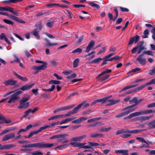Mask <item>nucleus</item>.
Listing matches in <instances>:
<instances>
[{
  "label": "nucleus",
  "instance_id": "obj_1",
  "mask_svg": "<svg viewBox=\"0 0 155 155\" xmlns=\"http://www.w3.org/2000/svg\"><path fill=\"white\" fill-rule=\"evenodd\" d=\"M86 137V135H83L79 136H77L73 137L71 139V142L69 144L74 147H78L79 148H84L85 149H92L93 146H97L99 145V144L95 142H89L88 145H86V143H80L77 142L76 141H80Z\"/></svg>",
  "mask_w": 155,
  "mask_h": 155
},
{
  "label": "nucleus",
  "instance_id": "obj_2",
  "mask_svg": "<svg viewBox=\"0 0 155 155\" xmlns=\"http://www.w3.org/2000/svg\"><path fill=\"white\" fill-rule=\"evenodd\" d=\"M154 112H155V111L151 109L140 110L139 111L131 114L129 116L124 117V119H130L133 117L141 115H146Z\"/></svg>",
  "mask_w": 155,
  "mask_h": 155
},
{
  "label": "nucleus",
  "instance_id": "obj_3",
  "mask_svg": "<svg viewBox=\"0 0 155 155\" xmlns=\"http://www.w3.org/2000/svg\"><path fill=\"white\" fill-rule=\"evenodd\" d=\"M111 97L112 96L110 95L103 98L101 99L94 100L91 104V105L92 106L97 102H101L102 103H104L108 102H111V103L107 105V106H110L116 103V101H115L109 100Z\"/></svg>",
  "mask_w": 155,
  "mask_h": 155
},
{
  "label": "nucleus",
  "instance_id": "obj_4",
  "mask_svg": "<svg viewBox=\"0 0 155 155\" xmlns=\"http://www.w3.org/2000/svg\"><path fill=\"white\" fill-rule=\"evenodd\" d=\"M22 91L21 90H19L12 94L11 95L9 100L8 101V103H11L15 102V101L19 100L20 99V97H19L18 95L22 93Z\"/></svg>",
  "mask_w": 155,
  "mask_h": 155
},
{
  "label": "nucleus",
  "instance_id": "obj_5",
  "mask_svg": "<svg viewBox=\"0 0 155 155\" xmlns=\"http://www.w3.org/2000/svg\"><path fill=\"white\" fill-rule=\"evenodd\" d=\"M54 143H47L45 142H38L37 143V147L39 148H51L56 145Z\"/></svg>",
  "mask_w": 155,
  "mask_h": 155
},
{
  "label": "nucleus",
  "instance_id": "obj_6",
  "mask_svg": "<svg viewBox=\"0 0 155 155\" xmlns=\"http://www.w3.org/2000/svg\"><path fill=\"white\" fill-rule=\"evenodd\" d=\"M0 10L1 11H8L12 13L13 14L18 16V15L17 13H16L13 10V8L8 6L6 7H0Z\"/></svg>",
  "mask_w": 155,
  "mask_h": 155
},
{
  "label": "nucleus",
  "instance_id": "obj_7",
  "mask_svg": "<svg viewBox=\"0 0 155 155\" xmlns=\"http://www.w3.org/2000/svg\"><path fill=\"white\" fill-rule=\"evenodd\" d=\"M15 137V134L11 133L7 134L3 137L2 141H6L9 139H12Z\"/></svg>",
  "mask_w": 155,
  "mask_h": 155
},
{
  "label": "nucleus",
  "instance_id": "obj_8",
  "mask_svg": "<svg viewBox=\"0 0 155 155\" xmlns=\"http://www.w3.org/2000/svg\"><path fill=\"white\" fill-rule=\"evenodd\" d=\"M143 54L139 55L137 58L136 60L138 61L142 65H145L146 63V60L145 58H143Z\"/></svg>",
  "mask_w": 155,
  "mask_h": 155
},
{
  "label": "nucleus",
  "instance_id": "obj_9",
  "mask_svg": "<svg viewBox=\"0 0 155 155\" xmlns=\"http://www.w3.org/2000/svg\"><path fill=\"white\" fill-rule=\"evenodd\" d=\"M153 115H151L149 116H141L140 117H138V120L141 122L148 120L153 117Z\"/></svg>",
  "mask_w": 155,
  "mask_h": 155
},
{
  "label": "nucleus",
  "instance_id": "obj_10",
  "mask_svg": "<svg viewBox=\"0 0 155 155\" xmlns=\"http://www.w3.org/2000/svg\"><path fill=\"white\" fill-rule=\"evenodd\" d=\"M17 83V81L11 79L6 81L4 84L6 86L13 85L16 84Z\"/></svg>",
  "mask_w": 155,
  "mask_h": 155
},
{
  "label": "nucleus",
  "instance_id": "obj_11",
  "mask_svg": "<svg viewBox=\"0 0 155 155\" xmlns=\"http://www.w3.org/2000/svg\"><path fill=\"white\" fill-rule=\"evenodd\" d=\"M143 100V99H140V100H139L138 101L137 100V102L136 103V104H133V105H130V106H128L127 107H124L122 109V110H127L128 109H134L133 108H132L134 107V106L137 105H138V104H140Z\"/></svg>",
  "mask_w": 155,
  "mask_h": 155
},
{
  "label": "nucleus",
  "instance_id": "obj_12",
  "mask_svg": "<svg viewBox=\"0 0 155 155\" xmlns=\"http://www.w3.org/2000/svg\"><path fill=\"white\" fill-rule=\"evenodd\" d=\"M128 110L125 111L124 112L120 114H119L117 115V117H122L125 115H127L130 113L132 112L134 110H135V109H128Z\"/></svg>",
  "mask_w": 155,
  "mask_h": 155
},
{
  "label": "nucleus",
  "instance_id": "obj_13",
  "mask_svg": "<svg viewBox=\"0 0 155 155\" xmlns=\"http://www.w3.org/2000/svg\"><path fill=\"white\" fill-rule=\"evenodd\" d=\"M68 135L67 134H61L54 135L49 138V140H53L56 138H64Z\"/></svg>",
  "mask_w": 155,
  "mask_h": 155
},
{
  "label": "nucleus",
  "instance_id": "obj_14",
  "mask_svg": "<svg viewBox=\"0 0 155 155\" xmlns=\"http://www.w3.org/2000/svg\"><path fill=\"white\" fill-rule=\"evenodd\" d=\"M95 43V41L93 40L89 42L85 51L86 53H87L89 52L90 50L93 47V46Z\"/></svg>",
  "mask_w": 155,
  "mask_h": 155
},
{
  "label": "nucleus",
  "instance_id": "obj_15",
  "mask_svg": "<svg viewBox=\"0 0 155 155\" xmlns=\"http://www.w3.org/2000/svg\"><path fill=\"white\" fill-rule=\"evenodd\" d=\"M85 102L83 101L80 104H79L78 106L74 108L72 110L74 114L76 113L78 111V110L80 109L84 104H85Z\"/></svg>",
  "mask_w": 155,
  "mask_h": 155
},
{
  "label": "nucleus",
  "instance_id": "obj_16",
  "mask_svg": "<svg viewBox=\"0 0 155 155\" xmlns=\"http://www.w3.org/2000/svg\"><path fill=\"white\" fill-rule=\"evenodd\" d=\"M29 106V102L20 103V104L18 106L19 109H24L27 108Z\"/></svg>",
  "mask_w": 155,
  "mask_h": 155
},
{
  "label": "nucleus",
  "instance_id": "obj_17",
  "mask_svg": "<svg viewBox=\"0 0 155 155\" xmlns=\"http://www.w3.org/2000/svg\"><path fill=\"white\" fill-rule=\"evenodd\" d=\"M33 85L34 84H31L29 85H27L26 84L21 87L20 88V89L23 91L27 90L30 89Z\"/></svg>",
  "mask_w": 155,
  "mask_h": 155
},
{
  "label": "nucleus",
  "instance_id": "obj_18",
  "mask_svg": "<svg viewBox=\"0 0 155 155\" xmlns=\"http://www.w3.org/2000/svg\"><path fill=\"white\" fill-rule=\"evenodd\" d=\"M39 31L38 30L37 28L34 29L31 32V34L35 36L38 39H40V37L38 34Z\"/></svg>",
  "mask_w": 155,
  "mask_h": 155
},
{
  "label": "nucleus",
  "instance_id": "obj_19",
  "mask_svg": "<svg viewBox=\"0 0 155 155\" xmlns=\"http://www.w3.org/2000/svg\"><path fill=\"white\" fill-rule=\"evenodd\" d=\"M111 129L110 127H102L99 129V131L100 132H107L110 130Z\"/></svg>",
  "mask_w": 155,
  "mask_h": 155
},
{
  "label": "nucleus",
  "instance_id": "obj_20",
  "mask_svg": "<svg viewBox=\"0 0 155 155\" xmlns=\"http://www.w3.org/2000/svg\"><path fill=\"white\" fill-rule=\"evenodd\" d=\"M146 129H140L138 130H128V133L131 134H135L137 133H140L143 132L144 130H146Z\"/></svg>",
  "mask_w": 155,
  "mask_h": 155
},
{
  "label": "nucleus",
  "instance_id": "obj_21",
  "mask_svg": "<svg viewBox=\"0 0 155 155\" xmlns=\"http://www.w3.org/2000/svg\"><path fill=\"white\" fill-rule=\"evenodd\" d=\"M103 60V59L100 58H97L91 61L90 62V64L93 63H98L100 62L101 61Z\"/></svg>",
  "mask_w": 155,
  "mask_h": 155
},
{
  "label": "nucleus",
  "instance_id": "obj_22",
  "mask_svg": "<svg viewBox=\"0 0 155 155\" xmlns=\"http://www.w3.org/2000/svg\"><path fill=\"white\" fill-rule=\"evenodd\" d=\"M74 106L73 105H69L66 106L61 107L62 111H64L69 110L73 108Z\"/></svg>",
  "mask_w": 155,
  "mask_h": 155
},
{
  "label": "nucleus",
  "instance_id": "obj_23",
  "mask_svg": "<svg viewBox=\"0 0 155 155\" xmlns=\"http://www.w3.org/2000/svg\"><path fill=\"white\" fill-rule=\"evenodd\" d=\"M14 147L12 144L2 145V150H8Z\"/></svg>",
  "mask_w": 155,
  "mask_h": 155
},
{
  "label": "nucleus",
  "instance_id": "obj_24",
  "mask_svg": "<svg viewBox=\"0 0 155 155\" xmlns=\"http://www.w3.org/2000/svg\"><path fill=\"white\" fill-rule=\"evenodd\" d=\"M3 120L5 122V124H9L11 123V121L9 119H6L2 114H0V120Z\"/></svg>",
  "mask_w": 155,
  "mask_h": 155
},
{
  "label": "nucleus",
  "instance_id": "obj_25",
  "mask_svg": "<svg viewBox=\"0 0 155 155\" xmlns=\"http://www.w3.org/2000/svg\"><path fill=\"white\" fill-rule=\"evenodd\" d=\"M74 114L72 111H69L68 112L65 114H61V117L62 118L70 116L71 115Z\"/></svg>",
  "mask_w": 155,
  "mask_h": 155
},
{
  "label": "nucleus",
  "instance_id": "obj_26",
  "mask_svg": "<svg viewBox=\"0 0 155 155\" xmlns=\"http://www.w3.org/2000/svg\"><path fill=\"white\" fill-rule=\"evenodd\" d=\"M111 71L110 69L106 70L102 72L101 74H100L99 75H98L97 77V78H99L101 76L105 74L110 73Z\"/></svg>",
  "mask_w": 155,
  "mask_h": 155
},
{
  "label": "nucleus",
  "instance_id": "obj_27",
  "mask_svg": "<svg viewBox=\"0 0 155 155\" xmlns=\"http://www.w3.org/2000/svg\"><path fill=\"white\" fill-rule=\"evenodd\" d=\"M143 35L142 36L143 38H146L148 37V35L149 34V30L146 29L144 30L143 33Z\"/></svg>",
  "mask_w": 155,
  "mask_h": 155
},
{
  "label": "nucleus",
  "instance_id": "obj_28",
  "mask_svg": "<svg viewBox=\"0 0 155 155\" xmlns=\"http://www.w3.org/2000/svg\"><path fill=\"white\" fill-rule=\"evenodd\" d=\"M45 40L47 42L46 45L48 46L49 47H53L57 45V44L56 43L53 44L51 43L49 41L48 39H45Z\"/></svg>",
  "mask_w": 155,
  "mask_h": 155
},
{
  "label": "nucleus",
  "instance_id": "obj_29",
  "mask_svg": "<svg viewBox=\"0 0 155 155\" xmlns=\"http://www.w3.org/2000/svg\"><path fill=\"white\" fill-rule=\"evenodd\" d=\"M101 117L94 118L88 120L87 122L88 123L93 122H95L97 120H100L101 119Z\"/></svg>",
  "mask_w": 155,
  "mask_h": 155
},
{
  "label": "nucleus",
  "instance_id": "obj_30",
  "mask_svg": "<svg viewBox=\"0 0 155 155\" xmlns=\"http://www.w3.org/2000/svg\"><path fill=\"white\" fill-rule=\"evenodd\" d=\"M148 125L149 126L150 128H155V120L149 122Z\"/></svg>",
  "mask_w": 155,
  "mask_h": 155
},
{
  "label": "nucleus",
  "instance_id": "obj_31",
  "mask_svg": "<svg viewBox=\"0 0 155 155\" xmlns=\"http://www.w3.org/2000/svg\"><path fill=\"white\" fill-rule=\"evenodd\" d=\"M61 83V82L59 81L51 80L50 81H49L48 83L49 84H60Z\"/></svg>",
  "mask_w": 155,
  "mask_h": 155
},
{
  "label": "nucleus",
  "instance_id": "obj_32",
  "mask_svg": "<svg viewBox=\"0 0 155 155\" xmlns=\"http://www.w3.org/2000/svg\"><path fill=\"white\" fill-rule=\"evenodd\" d=\"M124 133H128V130L122 129L117 131V134H119Z\"/></svg>",
  "mask_w": 155,
  "mask_h": 155
},
{
  "label": "nucleus",
  "instance_id": "obj_33",
  "mask_svg": "<svg viewBox=\"0 0 155 155\" xmlns=\"http://www.w3.org/2000/svg\"><path fill=\"white\" fill-rule=\"evenodd\" d=\"M55 86L54 85H52L51 86V88L48 89H43L42 90L43 91H52L55 89Z\"/></svg>",
  "mask_w": 155,
  "mask_h": 155
},
{
  "label": "nucleus",
  "instance_id": "obj_34",
  "mask_svg": "<svg viewBox=\"0 0 155 155\" xmlns=\"http://www.w3.org/2000/svg\"><path fill=\"white\" fill-rule=\"evenodd\" d=\"M3 21L6 23L10 24L12 25H13L14 24V22L10 20L5 19L3 20Z\"/></svg>",
  "mask_w": 155,
  "mask_h": 155
},
{
  "label": "nucleus",
  "instance_id": "obj_35",
  "mask_svg": "<svg viewBox=\"0 0 155 155\" xmlns=\"http://www.w3.org/2000/svg\"><path fill=\"white\" fill-rule=\"evenodd\" d=\"M35 26L36 27L38 28L39 30H40L42 28V27L41 26V21H39L37 22Z\"/></svg>",
  "mask_w": 155,
  "mask_h": 155
},
{
  "label": "nucleus",
  "instance_id": "obj_36",
  "mask_svg": "<svg viewBox=\"0 0 155 155\" xmlns=\"http://www.w3.org/2000/svg\"><path fill=\"white\" fill-rule=\"evenodd\" d=\"M22 0H9L5 1V2L7 4H8L10 2H12L13 3H15L17 2H20Z\"/></svg>",
  "mask_w": 155,
  "mask_h": 155
},
{
  "label": "nucleus",
  "instance_id": "obj_37",
  "mask_svg": "<svg viewBox=\"0 0 155 155\" xmlns=\"http://www.w3.org/2000/svg\"><path fill=\"white\" fill-rule=\"evenodd\" d=\"M50 63L53 66H56L57 65L58 62L57 60H51L50 61Z\"/></svg>",
  "mask_w": 155,
  "mask_h": 155
},
{
  "label": "nucleus",
  "instance_id": "obj_38",
  "mask_svg": "<svg viewBox=\"0 0 155 155\" xmlns=\"http://www.w3.org/2000/svg\"><path fill=\"white\" fill-rule=\"evenodd\" d=\"M79 61V59L78 58H77L74 60L73 62V67L74 68H76L78 66Z\"/></svg>",
  "mask_w": 155,
  "mask_h": 155
},
{
  "label": "nucleus",
  "instance_id": "obj_39",
  "mask_svg": "<svg viewBox=\"0 0 155 155\" xmlns=\"http://www.w3.org/2000/svg\"><path fill=\"white\" fill-rule=\"evenodd\" d=\"M102 136V134H94L91 135V137L92 138H96L97 137H101Z\"/></svg>",
  "mask_w": 155,
  "mask_h": 155
},
{
  "label": "nucleus",
  "instance_id": "obj_40",
  "mask_svg": "<svg viewBox=\"0 0 155 155\" xmlns=\"http://www.w3.org/2000/svg\"><path fill=\"white\" fill-rule=\"evenodd\" d=\"M89 5L91 6L97 8H99L100 7V6L96 4H95L93 2H91L89 4Z\"/></svg>",
  "mask_w": 155,
  "mask_h": 155
},
{
  "label": "nucleus",
  "instance_id": "obj_41",
  "mask_svg": "<svg viewBox=\"0 0 155 155\" xmlns=\"http://www.w3.org/2000/svg\"><path fill=\"white\" fill-rule=\"evenodd\" d=\"M62 118L61 115H57L51 117L48 119L49 120H54L57 118Z\"/></svg>",
  "mask_w": 155,
  "mask_h": 155
},
{
  "label": "nucleus",
  "instance_id": "obj_42",
  "mask_svg": "<svg viewBox=\"0 0 155 155\" xmlns=\"http://www.w3.org/2000/svg\"><path fill=\"white\" fill-rule=\"evenodd\" d=\"M82 52V50L81 49L78 48L77 49H76L74 50H73L72 51V53H81Z\"/></svg>",
  "mask_w": 155,
  "mask_h": 155
},
{
  "label": "nucleus",
  "instance_id": "obj_43",
  "mask_svg": "<svg viewBox=\"0 0 155 155\" xmlns=\"http://www.w3.org/2000/svg\"><path fill=\"white\" fill-rule=\"evenodd\" d=\"M8 16L9 18H11L12 20H15L17 21V20L18 19V18L12 15H9L8 14V15H7Z\"/></svg>",
  "mask_w": 155,
  "mask_h": 155
},
{
  "label": "nucleus",
  "instance_id": "obj_44",
  "mask_svg": "<svg viewBox=\"0 0 155 155\" xmlns=\"http://www.w3.org/2000/svg\"><path fill=\"white\" fill-rule=\"evenodd\" d=\"M114 54V53L109 54H108L106 55L104 58V59H106L107 60H107L108 61L109 58L111 57H112V56H113Z\"/></svg>",
  "mask_w": 155,
  "mask_h": 155
},
{
  "label": "nucleus",
  "instance_id": "obj_45",
  "mask_svg": "<svg viewBox=\"0 0 155 155\" xmlns=\"http://www.w3.org/2000/svg\"><path fill=\"white\" fill-rule=\"evenodd\" d=\"M30 97H23L20 100V103H25L27 101L30 99Z\"/></svg>",
  "mask_w": 155,
  "mask_h": 155
},
{
  "label": "nucleus",
  "instance_id": "obj_46",
  "mask_svg": "<svg viewBox=\"0 0 155 155\" xmlns=\"http://www.w3.org/2000/svg\"><path fill=\"white\" fill-rule=\"evenodd\" d=\"M149 74L150 75H153L155 74V68L154 67L149 71Z\"/></svg>",
  "mask_w": 155,
  "mask_h": 155
},
{
  "label": "nucleus",
  "instance_id": "obj_47",
  "mask_svg": "<svg viewBox=\"0 0 155 155\" xmlns=\"http://www.w3.org/2000/svg\"><path fill=\"white\" fill-rule=\"evenodd\" d=\"M128 150H117V153H120L123 154H125L126 153H128Z\"/></svg>",
  "mask_w": 155,
  "mask_h": 155
},
{
  "label": "nucleus",
  "instance_id": "obj_48",
  "mask_svg": "<svg viewBox=\"0 0 155 155\" xmlns=\"http://www.w3.org/2000/svg\"><path fill=\"white\" fill-rule=\"evenodd\" d=\"M48 64H43L39 65L40 70H45L47 68V65Z\"/></svg>",
  "mask_w": 155,
  "mask_h": 155
},
{
  "label": "nucleus",
  "instance_id": "obj_49",
  "mask_svg": "<svg viewBox=\"0 0 155 155\" xmlns=\"http://www.w3.org/2000/svg\"><path fill=\"white\" fill-rule=\"evenodd\" d=\"M143 55L144 54H146L148 55H153V52L150 51H145L143 52Z\"/></svg>",
  "mask_w": 155,
  "mask_h": 155
},
{
  "label": "nucleus",
  "instance_id": "obj_50",
  "mask_svg": "<svg viewBox=\"0 0 155 155\" xmlns=\"http://www.w3.org/2000/svg\"><path fill=\"white\" fill-rule=\"evenodd\" d=\"M38 110V108L37 107H35V108L33 109L30 108L28 109L30 113H35V112L36 111Z\"/></svg>",
  "mask_w": 155,
  "mask_h": 155
},
{
  "label": "nucleus",
  "instance_id": "obj_51",
  "mask_svg": "<svg viewBox=\"0 0 155 155\" xmlns=\"http://www.w3.org/2000/svg\"><path fill=\"white\" fill-rule=\"evenodd\" d=\"M106 51V47H104L102 48V49L100 50L97 53V55H99L101 54L104 53Z\"/></svg>",
  "mask_w": 155,
  "mask_h": 155
},
{
  "label": "nucleus",
  "instance_id": "obj_52",
  "mask_svg": "<svg viewBox=\"0 0 155 155\" xmlns=\"http://www.w3.org/2000/svg\"><path fill=\"white\" fill-rule=\"evenodd\" d=\"M110 76L109 75H107L102 78H100V77L99 78H98V79H100V81H102L108 78Z\"/></svg>",
  "mask_w": 155,
  "mask_h": 155
},
{
  "label": "nucleus",
  "instance_id": "obj_53",
  "mask_svg": "<svg viewBox=\"0 0 155 155\" xmlns=\"http://www.w3.org/2000/svg\"><path fill=\"white\" fill-rule=\"evenodd\" d=\"M69 144H64L60 145V150H62L63 149L66 148V147L69 146Z\"/></svg>",
  "mask_w": 155,
  "mask_h": 155
},
{
  "label": "nucleus",
  "instance_id": "obj_54",
  "mask_svg": "<svg viewBox=\"0 0 155 155\" xmlns=\"http://www.w3.org/2000/svg\"><path fill=\"white\" fill-rule=\"evenodd\" d=\"M38 88L33 89L32 90V92L35 95H37L38 94Z\"/></svg>",
  "mask_w": 155,
  "mask_h": 155
},
{
  "label": "nucleus",
  "instance_id": "obj_55",
  "mask_svg": "<svg viewBox=\"0 0 155 155\" xmlns=\"http://www.w3.org/2000/svg\"><path fill=\"white\" fill-rule=\"evenodd\" d=\"M136 139L137 140H139L140 142H144V143H146V141L143 138L140 137H137L136 138Z\"/></svg>",
  "mask_w": 155,
  "mask_h": 155
},
{
  "label": "nucleus",
  "instance_id": "obj_56",
  "mask_svg": "<svg viewBox=\"0 0 155 155\" xmlns=\"http://www.w3.org/2000/svg\"><path fill=\"white\" fill-rule=\"evenodd\" d=\"M76 77V73H74L72 74L71 76H68L67 77V78L68 79H70L74 78Z\"/></svg>",
  "mask_w": 155,
  "mask_h": 155
},
{
  "label": "nucleus",
  "instance_id": "obj_57",
  "mask_svg": "<svg viewBox=\"0 0 155 155\" xmlns=\"http://www.w3.org/2000/svg\"><path fill=\"white\" fill-rule=\"evenodd\" d=\"M145 48L143 46H140L139 48V50L137 52V53L138 54H140L143 50Z\"/></svg>",
  "mask_w": 155,
  "mask_h": 155
},
{
  "label": "nucleus",
  "instance_id": "obj_58",
  "mask_svg": "<svg viewBox=\"0 0 155 155\" xmlns=\"http://www.w3.org/2000/svg\"><path fill=\"white\" fill-rule=\"evenodd\" d=\"M18 78H19L20 80L24 81H27L28 80V79L25 77H22V76L20 75L19 77Z\"/></svg>",
  "mask_w": 155,
  "mask_h": 155
},
{
  "label": "nucleus",
  "instance_id": "obj_59",
  "mask_svg": "<svg viewBox=\"0 0 155 155\" xmlns=\"http://www.w3.org/2000/svg\"><path fill=\"white\" fill-rule=\"evenodd\" d=\"M120 10L122 12H127L129 11V10L126 8H123L121 7H120Z\"/></svg>",
  "mask_w": 155,
  "mask_h": 155
},
{
  "label": "nucleus",
  "instance_id": "obj_60",
  "mask_svg": "<svg viewBox=\"0 0 155 155\" xmlns=\"http://www.w3.org/2000/svg\"><path fill=\"white\" fill-rule=\"evenodd\" d=\"M32 69L35 71H38L41 70L40 68V67L39 66H35L32 68Z\"/></svg>",
  "mask_w": 155,
  "mask_h": 155
},
{
  "label": "nucleus",
  "instance_id": "obj_61",
  "mask_svg": "<svg viewBox=\"0 0 155 155\" xmlns=\"http://www.w3.org/2000/svg\"><path fill=\"white\" fill-rule=\"evenodd\" d=\"M76 118V117L73 116L71 118H67L66 119V120L67 122H68V121H71L72 120H74Z\"/></svg>",
  "mask_w": 155,
  "mask_h": 155
},
{
  "label": "nucleus",
  "instance_id": "obj_62",
  "mask_svg": "<svg viewBox=\"0 0 155 155\" xmlns=\"http://www.w3.org/2000/svg\"><path fill=\"white\" fill-rule=\"evenodd\" d=\"M134 37V41L135 43H136L139 41L140 38V37L138 35H137Z\"/></svg>",
  "mask_w": 155,
  "mask_h": 155
},
{
  "label": "nucleus",
  "instance_id": "obj_63",
  "mask_svg": "<svg viewBox=\"0 0 155 155\" xmlns=\"http://www.w3.org/2000/svg\"><path fill=\"white\" fill-rule=\"evenodd\" d=\"M134 38L135 37L134 36L130 38L129 42L128 43V45H131L134 43Z\"/></svg>",
  "mask_w": 155,
  "mask_h": 155
},
{
  "label": "nucleus",
  "instance_id": "obj_64",
  "mask_svg": "<svg viewBox=\"0 0 155 155\" xmlns=\"http://www.w3.org/2000/svg\"><path fill=\"white\" fill-rule=\"evenodd\" d=\"M108 17H109L110 18V20H112L114 21H115V18H113V15H112V14H111L110 13H108Z\"/></svg>",
  "mask_w": 155,
  "mask_h": 155
}]
</instances>
